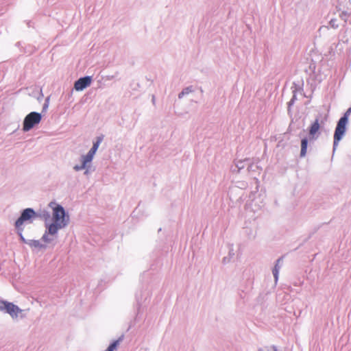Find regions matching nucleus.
I'll list each match as a JSON object with an SVG mask.
<instances>
[{
	"label": "nucleus",
	"instance_id": "nucleus-1",
	"mask_svg": "<svg viewBox=\"0 0 351 351\" xmlns=\"http://www.w3.org/2000/svg\"><path fill=\"white\" fill-rule=\"evenodd\" d=\"M53 222L48 226V232L50 234H55L58 230L64 228L69 221V217L65 213L62 206L57 205L53 208L52 213Z\"/></svg>",
	"mask_w": 351,
	"mask_h": 351
},
{
	"label": "nucleus",
	"instance_id": "nucleus-2",
	"mask_svg": "<svg viewBox=\"0 0 351 351\" xmlns=\"http://www.w3.org/2000/svg\"><path fill=\"white\" fill-rule=\"evenodd\" d=\"M37 215L32 208H26L23 210L20 217L16 221L14 226L23 241H25L22 235V232L23 230V226L25 223H31L32 219H35Z\"/></svg>",
	"mask_w": 351,
	"mask_h": 351
},
{
	"label": "nucleus",
	"instance_id": "nucleus-3",
	"mask_svg": "<svg viewBox=\"0 0 351 351\" xmlns=\"http://www.w3.org/2000/svg\"><path fill=\"white\" fill-rule=\"evenodd\" d=\"M41 119L42 116L40 113L36 112H30L24 119L23 130L24 132L29 131L34 125L38 124Z\"/></svg>",
	"mask_w": 351,
	"mask_h": 351
},
{
	"label": "nucleus",
	"instance_id": "nucleus-4",
	"mask_svg": "<svg viewBox=\"0 0 351 351\" xmlns=\"http://www.w3.org/2000/svg\"><path fill=\"white\" fill-rule=\"evenodd\" d=\"M348 121L346 119H340L337 124L334 134V148L337 146L338 143L342 138L346 131Z\"/></svg>",
	"mask_w": 351,
	"mask_h": 351
},
{
	"label": "nucleus",
	"instance_id": "nucleus-5",
	"mask_svg": "<svg viewBox=\"0 0 351 351\" xmlns=\"http://www.w3.org/2000/svg\"><path fill=\"white\" fill-rule=\"evenodd\" d=\"M3 306H0V310H5L12 317H17L18 314L21 313L19 308L14 304L8 302H2Z\"/></svg>",
	"mask_w": 351,
	"mask_h": 351
},
{
	"label": "nucleus",
	"instance_id": "nucleus-6",
	"mask_svg": "<svg viewBox=\"0 0 351 351\" xmlns=\"http://www.w3.org/2000/svg\"><path fill=\"white\" fill-rule=\"evenodd\" d=\"M92 82V77L91 76H86L84 77L80 78L77 80L74 84V88L77 91H82L84 88L88 87Z\"/></svg>",
	"mask_w": 351,
	"mask_h": 351
},
{
	"label": "nucleus",
	"instance_id": "nucleus-7",
	"mask_svg": "<svg viewBox=\"0 0 351 351\" xmlns=\"http://www.w3.org/2000/svg\"><path fill=\"white\" fill-rule=\"evenodd\" d=\"M320 129L319 120L316 119L311 125L309 128V136L311 139H315L317 137L315 136L316 134L319 132Z\"/></svg>",
	"mask_w": 351,
	"mask_h": 351
},
{
	"label": "nucleus",
	"instance_id": "nucleus-8",
	"mask_svg": "<svg viewBox=\"0 0 351 351\" xmlns=\"http://www.w3.org/2000/svg\"><path fill=\"white\" fill-rule=\"evenodd\" d=\"M102 140H103V137H101V136L97 137V141L95 143H94L93 147L88 152V154H90L93 157L95 154V153L99 146V144L101 143Z\"/></svg>",
	"mask_w": 351,
	"mask_h": 351
},
{
	"label": "nucleus",
	"instance_id": "nucleus-9",
	"mask_svg": "<svg viewBox=\"0 0 351 351\" xmlns=\"http://www.w3.org/2000/svg\"><path fill=\"white\" fill-rule=\"evenodd\" d=\"M102 140H103V137H101V136L97 137V141L95 143H94L93 147L88 152V154H90L93 157L95 154V153L99 146V144L101 143Z\"/></svg>",
	"mask_w": 351,
	"mask_h": 351
},
{
	"label": "nucleus",
	"instance_id": "nucleus-10",
	"mask_svg": "<svg viewBox=\"0 0 351 351\" xmlns=\"http://www.w3.org/2000/svg\"><path fill=\"white\" fill-rule=\"evenodd\" d=\"M102 140H103V137H101V136L97 137V141L95 143H94L93 147L88 152V154H90L93 157L95 154V153L99 146V144L101 143Z\"/></svg>",
	"mask_w": 351,
	"mask_h": 351
},
{
	"label": "nucleus",
	"instance_id": "nucleus-11",
	"mask_svg": "<svg viewBox=\"0 0 351 351\" xmlns=\"http://www.w3.org/2000/svg\"><path fill=\"white\" fill-rule=\"evenodd\" d=\"M307 146H308V140L304 138L302 139L301 141V152H300V156L304 157L306 154L307 151Z\"/></svg>",
	"mask_w": 351,
	"mask_h": 351
},
{
	"label": "nucleus",
	"instance_id": "nucleus-12",
	"mask_svg": "<svg viewBox=\"0 0 351 351\" xmlns=\"http://www.w3.org/2000/svg\"><path fill=\"white\" fill-rule=\"evenodd\" d=\"M280 261H281V258H279L277 260L276 264L273 269V274L274 276L276 281H277V280H278V271H279V268H280L279 264H280Z\"/></svg>",
	"mask_w": 351,
	"mask_h": 351
},
{
	"label": "nucleus",
	"instance_id": "nucleus-13",
	"mask_svg": "<svg viewBox=\"0 0 351 351\" xmlns=\"http://www.w3.org/2000/svg\"><path fill=\"white\" fill-rule=\"evenodd\" d=\"M93 158V157L88 153L86 155L82 156V162L86 166L88 163L92 161Z\"/></svg>",
	"mask_w": 351,
	"mask_h": 351
},
{
	"label": "nucleus",
	"instance_id": "nucleus-14",
	"mask_svg": "<svg viewBox=\"0 0 351 351\" xmlns=\"http://www.w3.org/2000/svg\"><path fill=\"white\" fill-rule=\"evenodd\" d=\"M29 245L32 247H35V248H40V247H43V245L40 244V243L38 241H36V240H31L29 243Z\"/></svg>",
	"mask_w": 351,
	"mask_h": 351
},
{
	"label": "nucleus",
	"instance_id": "nucleus-15",
	"mask_svg": "<svg viewBox=\"0 0 351 351\" xmlns=\"http://www.w3.org/2000/svg\"><path fill=\"white\" fill-rule=\"evenodd\" d=\"M117 345H118V341L113 342L108 346L106 351H114L117 347Z\"/></svg>",
	"mask_w": 351,
	"mask_h": 351
},
{
	"label": "nucleus",
	"instance_id": "nucleus-16",
	"mask_svg": "<svg viewBox=\"0 0 351 351\" xmlns=\"http://www.w3.org/2000/svg\"><path fill=\"white\" fill-rule=\"evenodd\" d=\"M350 114H351V108H349L341 119H346V121L348 122V119H349Z\"/></svg>",
	"mask_w": 351,
	"mask_h": 351
},
{
	"label": "nucleus",
	"instance_id": "nucleus-17",
	"mask_svg": "<svg viewBox=\"0 0 351 351\" xmlns=\"http://www.w3.org/2000/svg\"><path fill=\"white\" fill-rule=\"evenodd\" d=\"M192 90L191 88H186L184 90H183L180 94L179 97L181 98L184 95L188 94L189 93L191 92Z\"/></svg>",
	"mask_w": 351,
	"mask_h": 351
},
{
	"label": "nucleus",
	"instance_id": "nucleus-18",
	"mask_svg": "<svg viewBox=\"0 0 351 351\" xmlns=\"http://www.w3.org/2000/svg\"><path fill=\"white\" fill-rule=\"evenodd\" d=\"M86 167V166L84 164H83V163L82 162V165H75V166L74 167V169H75V171H80V170L84 169Z\"/></svg>",
	"mask_w": 351,
	"mask_h": 351
},
{
	"label": "nucleus",
	"instance_id": "nucleus-19",
	"mask_svg": "<svg viewBox=\"0 0 351 351\" xmlns=\"http://www.w3.org/2000/svg\"><path fill=\"white\" fill-rule=\"evenodd\" d=\"M43 239L45 241H46V242L48 241V240H47V235H46V234H44V235H43Z\"/></svg>",
	"mask_w": 351,
	"mask_h": 351
},
{
	"label": "nucleus",
	"instance_id": "nucleus-20",
	"mask_svg": "<svg viewBox=\"0 0 351 351\" xmlns=\"http://www.w3.org/2000/svg\"><path fill=\"white\" fill-rule=\"evenodd\" d=\"M52 204H54V203H53V202H51V204H50V206H51Z\"/></svg>",
	"mask_w": 351,
	"mask_h": 351
}]
</instances>
